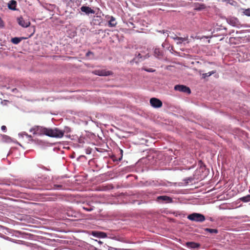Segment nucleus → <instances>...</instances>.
<instances>
[{
  "label": "nucleus",
  "instance_id": "obj_23",
  "mask_svg": "<svg viewBox=\"0 0 250 250\" xmlns=\"http://www.w3.org/2000/svg\"><path fill=\"white\" fill-rule=\"evenodd\" d=\"M11 241L13 242H14V243H16L19 244L25 245V242L21 241V240H17L16 241H15L14 240H11Z\"/></svg>",
  "mask_w": 250,
  "mask_h": 250
},
{
  "label": "nucleus",
  "instance_id": "obj_9",
  "mask_svg": "<svg viewBox=\"0 0 250 250\" xmlns=\"http://www.w3.org/2000/svg\"><path fill=\"white\" fill-rule=\"evenodd\" d=\"M81 10L82 12L84 13L86 15L95 13V11L94 10L86 6H82L81 7Z\"/></svg>",
  "mask_w": 250,
  "mask_h": 250
},
{
  "label": "nucleus",
  "instance_id": "obj_14",
  "mask_svg": "<svg viewBox=\"0 0 250 250\" xmlns=\"http://www.w3.org/2000/svg\"><path fill=\"white\" fill-rule=\"evenodd\" d=\"M188 40V37L187 36L186 37L182 38V37H179V38H176V42L177 44H181L182 43L186 41H187Z\"/></svg>",
  "mask_w": 250,
  "mask_h": 250
},
{
  "label": "nucleus",
  "instance_id": "obj_5",
  "mask_svg": "<svg viewBox=\"0 0 250 250\" xmlns=\"http://www.w3.org/2000/svg\"><path fill=\"white\" fill-rule=\"evenodd\" d=\"M174 89L176 91L185 92L188 94L191 93L190 88L184 85H176L174 86Z\"/></svg>",
  "mask_w": 250,
  "mask_h": 250
},
{
  "label": "nucleus",
  "instance_id": "obj_12",
  "mask_svg": "<svg viewBox=\"0 0 250 250\" xmlns=\"http://www.w3.org/2000/svg\"><path fill=\"white\" fill-rule=\"evenodd\" d=\"M94 74L99 76H108L110 75V72L103 70H95Z\"/></svg>",
  "mask_w": 250,
  "mask_h": 250
},
{
  "label": "nucleus",
  "instance_id": "obj_11",
  "mask_svg": "<svg viewBox=\"0 0 250 250\" xmlns=\"http://www.w3.org/2000/svg\"><path fill=\"white\" fill-rule=\"evenodd\" d=\"M92 235L93 236L99 238H105L107 237V235L105 232L101 231H92Z\"/></svg>",
  "mask_w": 250,
  "mask_h": 250
},
{
  "label": "nucleus",
  "instance_id": "obj_28",
  "mask_svg": "<svg viewBox=\"0 0 250 250\" xmlns=\"http://www.w3.org/2000/svg\"><path fill=\"white\" fill-rule=\"evenodd\" d=\"M83 209L88 211H90L91 210H93V209L91 208H83Z\"/></svg>",
  "mask_w": 250,
  "mask_h": 250
},
{
  "label": "nucleus",
  "instance_id": "obj_7",
  "mask_svg": "<svg viewBox=\"0 0 250 250\" xmlns=\"http://www.w3.org/2000/svg\"><path fill=\"white\" fill-rule=\"evenodd\" d=\"M106 19H109L108 25L109 27H115L117 25V22L116 19L113 16L106 15L105 16Z\"/></svg>",
  "mask_w": 250,
  "mask_h": 250
},
{
  "label": "nucleus",
  "instance_id": "obj_16",
  "mask_svg": "<svg viewBox=\"0 0 250 250\" xmlns=\"http://www.w3.org/2000/svg\"><path fill=\"white\" fill-rule=\"evenodd\" d=\"M240 200L243 202H248L250 201V195L242 197L240 198Z\"/></svg>",
  "mask_w": 250,
  "mask_h": 250
},
{
  "label": "nucleus",
  "instance_id": "obj_8",
  "mask_svg": "<svg viewBox=\"0 0 250 250\" xmlns=\"http://www.w3.org/2000/svg\"><path fill=\"white\" fill-rule=\"evenodd\" d=\"M17 21L19 24L23 27H27L30 24L29 21H25L21 17L18 18Z\"/></svg>",
  "mask_w": 250,
  "mask_h": 250
},
{
  "label": "nucleus",
  "instance_id": "obj_10",
  "mask_svg": "<svg viewBox=\"0 0 250 250\" xmlns=\"http://www.w3.org/2000/svg\"><path fill=\"white\" fill-rule=\"evenodd\" d=\"M157 201H162L163 202H166L167 203H171L172 202V199L167 196H159L157 198Z\"/></svg>",
  "mask_w": 250,
  "mask_h": 250
},
{
  "label": "nucleus",
  "instance_id": "obj_2",
  "mask_svg": "<svg viewBox=\"0 0 250 250\" xmlns=\"http://www.w3.org/2000/svg\"><path fill=\"white\" fill-rule=\"evenodd\" d=\"M48 128L40 126H36L30 129V132L35 135H42L47 134Z\"/></svg>",
  "mask_w": 250,
  "mask_h": 250
},
{
  "label": "nucleus",
  "instance_id": "obj_32",
  "mask_svg": "<svg viewBox=\"0 0 250 250\" xmlns=\"http://www.w3.org/2000/svg\"><path fill=\"white\" fill-rule=\"evenodd\" d=\"M17 91V89L16 88H15V89H12V91H13V92H16V91Z\"/></svg>",
  "mask_w": 250,
  "mask_h": 250
},
{
  "label": "nucleus",
  "instance_id": "obj_17",
  "mask_svg": "<svg viewBox=\"0 0 250 250\" xmlns=\"http://www.w3.org/2000/svg\"><path fill=\"white\" fill-rule=\"evenodd\" d=\"M21 41V39L18 37H15L11 39V42L13 43L17 44Z\"/></svg>",
  "mask_w": 250,
  "mask_h": 250
},
{
  "label": "nucleus",
  "instance_id": "obj_20",
  "mask_svg": "<svg viewBox=\"0 0 250 250\" xmlns=\"http://www.w3.org/2000/svg\"><path fill=\"white\" fill-rule=\"evenodd\" d=\"M19 136L20 137L23 138L24 136H26L28 138H31V136L29 135L27 133L25 132H22L19 133Z\"/></svg>",
  "mask_w": 250,
  "mask_h": 250
},
{
  "label": "nucleus",
  "instance_id": "obj_13",
  "mask_svg": "<svg viewBox=\"0 0 250 250\" xmlns=\"http://www.w3.org/2000/svg\"><path fill=\"white\" fill-rule=\"evenodd\" d=\"M17 6V2L14 0H10L8 3V7L12 10H16Z\"/></svg>",
  "mask_w": 250,
  "mask_h": 250
},
{
  "label": "nucleus",
  "instance_id": "obj_26",
  "mask_svg": "<svg viewBox=\"0 0 250 250\" xmlns=\"http://www.w3.org/2000/svg\"><path fill=\"white\" fill-rule=\"evenodd\" d=\"M62 131H64V133L65 132H70V129L69 127H65V128L64 130H62Z\"/></svg>",
  "mask_w": 250,
  "mask_h": 250
},
{
  "label": "nucleus",
  "instance_id": "obj_15",
  "mask_svg": "<svg viewBox=\"0 0 250 250\" xmlns=\"http://www.w3.org/2000/svg\"><path fill=\"white\" fill-rule=\"evenodd\" d=\"M0 137H1V139L3 142L7 143L10 142V138L6 135L0 134Z\"/></svg>",
  "mask_w": 250,
  "mask_h": 250
},
{
  "label": "nucleus",
  "instance_id": "obj_18",
  "mask_svg": "<svg viewBox=\"0 0 250 250\" xmlns=\"http://www.w3.org/2000/svg\"><path fill=\"white\" fill-rule=\"evenodd\" d=\"M215 73V72L214 71H211L210 72H209L208 73H203L202 74V78L205 79L207 77H208L210 76H211V75L214 74Z\"/></svg>",
  "mask_w": 250,
  "mask_h": 250
},
{
  "label": "nucleus",
  "instance_id": "obj_25",
  "mask_svg": "<svg viewBox=\"0 0 250 250\" xmlns=\"http://www.w3.org/2000/svg\"><path fill=\"white\" fill-rule=\"evenodd\" d=\"M205 5L204 4H200L199 5V6L198 7V8H197L198 10H201V9H203L205 8Z\"/></svg>",
  "mask_w": 250,
  "mask_h": 250
},
{
  "label": "nucleus",
  "instance_id": "obj_1",
  "mask_svg": "<svg viewBox=\"0 0 250 250\" xmlns=\"http://www.w3.org/2000/svg\"><path fill=\"white\" fill-rule=\"evenodd\" d=\"M46 136L54 138H62L64 135V131L57 128L54 129L48 128Z\"/></svg>",
  "mask_w": 250,
  "mask_h": 250
},
{
  "label": "nucleus",
  "instance_id": "obj_27",
  "mask_svg": "<svg viewBox=\"0 0 250 250\" xmlns=\"http://www.w3.org/2000/svg\"><path fill=\"white\" fill-rule=\"evenodd\" d=\"M145 70L147 72H154L155 70H153V69L152 68H149V69H146Z\"/></svg>",
  "mask_w": 250,
  "mask_h": 250
},
{
  "label": "nucleus",
  "instance_id": "obj_31",
  "mask_svg": "<svg viewBox=\"0 0 250 250\" xmlns=\"http://www.w3.org/2000/svg\"><path fill=\"white\" fill-rule=\"evenodd\" d=\"M54 187H55V188H61L62 186V185H55Z\"/></svg>",
  "mask_w": 250,
  "mask_h": 250
},
{
  "label": "nucleus",
  "instance_id": "obj_29",
  "mask_svg": "<svg viewBox=\"0 0 250 250\" xmlns=\"http://www.w3.org/2000/svg\"><path fill=\"white\" fill-rule=\"evenodd\" d=\"M1 129L2 130H3L4 131H5V130L6 129V127L5 125H2L1 127Z\"/></svg>",
  "mask_w": 250,
  "mask_h": 250
},
{
  "label": "nucleus",
  "instance_id": "obj_35",
  "mask_svg": "<svg viewBox=\"0 0 250 250\" xmlns=\"http://www.w3.org/2000/svg\"><path fill=\"white\" fill-rule=\"evenodd\" d=\"M6 102V101H3V102H1V103H2V104H3V102Z\"/></svg>",
  "mask_w": 250,
  "mask_h": 250
},
{
  "label": "nucleus",
  "instance_id": "obj_19",
  "mask_svg": "<svg viewBox=\"0 0 250 250\" xmlns=\"http://www.w3.org/2000/svg\"><path fill=\"white\" fill-rule=\"evenodd\" d=\"M205 230L211 233H217L218 231L217 229L206 228Z\"/></svg>",
  "mask_w": 250,
  "mask_h": 250
},
{
  "label": "nucleus",
  "instance_id": "obj_22",
  "mask_svg": "<svg viewBox=\"0 0 250 250\" xmlns=\"http://www.w3.org/2000/svg\"><path fill=\"white\" fill-rule=\"evenodd\" d=\"M243 13L245 15L250 16V9L245 10Z\"/></svg>",
  "mask_w": 250,
  "mask_h": 250
},
{
  "label": "nucleus",
  "instance_id": "obj_34",
  "mask_svg": "<svg viewBox=\"0 0 250 250\" xmlns=\"http://www.w3.org/2000/svg\"><path fill=\"white\" fill-rule=\"evenodd\" d=\"M139 56H140V58H142V56H141V54H139Z\"/></svg>",
  "mask_w": 250,
  "mask_h": 250
},
{
  "label": "nucleus",
  "instance_id": "obj_30",
  "mask_svg": "<svg viewBox=\"0 0 250 250\" xmlns=\"http://www.w3.org/2000/svg\"><path fill=\"white\" fill-rule=\"evenodd\" d=\"M170 38H172V39H173L175 41H176V38H179V37L175 35L173 36H171Z\"/></svg>",
  "mask_w": 250,
  "mask_h": 250
},
{
  "label": "nucleus",
  "instance_id": "obj_36",
  "mask_svg": "<svg viewBox=\"0 0 250 250\" xmlns=\"http://www.w3.org/2000/svg\"><path fill=\"white\" fill-rule=\"evenodd\" d=\"M193 244L194 245H197V244H195V243H193Z\"/></svg>",
  "mask_w": 250,
  "mask_h": 250
},
{
  "label": "nucleus",
  "instance_id": "obj_4",
  "mask_svg": "<svg viewBox=\"0 0 250 250\" xmlns=\"http://www.w3.org/2000/svg\"><path fill=\"white\" fill-rule=\"evenodd\" d=\"M150 105L154 108H158L161 107L162 105V102L159 99L156 98H152L150 100Z\"/></svg>",
  "mask_w": 250,
  "mask_h": 250
},
{
  "label": "nucleus",
  "instance_id": "obj_24",
  "mask_svg": "<svg viewBox=\"0 0 250 250\" xmlns=\"http://www.w3.org/2000/svg\"><path fill=\"white\" fill-rule=\"evenodd\" d=\"M4 26V22L0 17V28H3Z\"/></svg>",
  "mask_w": 250,
  "mask_h": 250
},
{
  "label": "nucleus",
  "instance_id": "obj_21",
  "mask_svg": "<svg viewBox=\"0 0 250 250\" xmlns=\"http://www.w3.org/2000/svg\"><path fill=\"white\" fill-rule=\"evenodd\" d=\"M154 54L156 57H159L162 55L161 52H160L159 49L158 48H155L154 49Z\"/></svg>",
  "mask_w": 250,
  "mask_h": 250
},
{
  "label": "nucleus",
  "instance_id": "obj_6",
  "mask_svg": "<svg viewBox=\"0 0 250 250\" xmlns=\"http://www.w3.org/2000/svg\"><path fill=\"white\" fill-rule=\"evenodd\" d=\"M227 21L229 24L234 27H239L240 25L238 19L234 17L228 18Z\"/></svg>",
  "mask_w": 250,
  "mask_h": 250
},
{
  "label": "nucleus",
  "instance_id": "obj_33",
  "mask_svg": "<svg viewBox=\"0 0 250 250\" xmlns=\"http://www.w3.org/2000/svg\"><path fill=\"white\" fill-rule=\"evenodd\" d=\"M90 53H91V52H88V53H87V55H88V54H90Z\"/></svg>",
  "mask_w": 250,
  "mask_h": 250
},
{
  "label": "nucleus",
  "instance_id": "obj_3",
  "mask_svg": "<svg viewBox=\"0 0 250 250\" xmlns=\"http://www.w3.org/2000/svg\"><path fill=\"white\" fill-rule=\"evenodd\" d=\"M188 219L192 221L203 222L205 220V217L204 215L198 213H193L188 215Z\"/></svg>",
  "mask_w": 250,
  "mask_h": 250
}]
</instances>
